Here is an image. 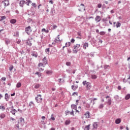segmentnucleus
<instances>
[{
	"label": "nucleus",
	"instance_id": "3",
	"mask_svg": "<svg viewBox=\"0 0 130 130\" xmlns=\"http://www.w3.org/2000/svg\"><path fill=\"white\" fill-rule=\"evenodd\" d=\"M83 84L84 86H85L87 90H90L92 87V85H91L90 82H83Z\"/></svg>",
	"mask_w": 130,
	"mask_h": 130
},
{
	"label": "nucleus",
	"instance_id": "22",
	"mask_svg": "<svg viewBox=\"0 0 130 130\" xmlns=\"http://www.w3.org/2000/svg\"><path fill=\"white\" fill-rule=\"evenodd\" d=\"M10 98V95L8 93L5 94V100L8 101Z\"/></svg>",
	"mask_w": 130,
	"mask_h": 130
},
{
	"label": "nucleus",
	"instance_id": "47",
	"mask_svg": "<svg viewBox=\"0 0 130 130\" xmlns=\"http://www.w3.org/2000/svg\"><path fill=\"white\" fill-rule=\"evenodd\" d=\"M73 96H75V95H76V96H78V92H74L73 93Z\"/></svg>",
	"mask_w": 130,
	"mask_h": 130
},
{
	"label": "nucleus",
	"instance_id": "16",
	"mask_svg": "<svg viewBox=\"0 0 130 130\" xmlns=\"http://www.w3.org/2000/svg\"><path fill=\"white\" fill-rule=\"evenodd\" d=\"M57 39H55V42L56 43H57L58 42H60V41H62V39H59V35H58Z\"/></svg>",
	"mask_w": 130,
	"mask_h": 130
},
{
	"label": "nucleus",
	"instance_id": "54",
	"mask_svg": "<svg viewBox=\"0 0 130 130\" xmlns=\"http://www.w3.org/2000/svg\"><path fill=\"white\" fill-rule=\"evenodd\" d=\"M46 29L45 28H43L42 29V32H46Z\"/></svg>",
	"mask_w": 130,
	"mask_h": 130
},
{
	"label": "nucleus",
	"instance_id": "61",
	"mask_svg": "<svg viewBox=\"0 0 130 130\" xmlns=\"http://www.w3.org/2000/svg\"><path fill=\"white\" fill-rule=\"evenodd\" d=\"M15 95H16V93H13L12 94H11V96H15Z\"/></svg>",
	"mask_w": 130,
	"mask_h": 130
},
{
	"label": "nucleus",
	"instance_id": "41",
	"mask_svg": "<svg viewBox=\"0 0 130 130\" xmlns=\"http://www.w3.org/2000/svg\"><path fill=\"white\" fill-rule=\"evenodd\" d=\"M46 73L47 75H50L51 74H52V72L51 71H47Z\"/></svg>",
	"mask_w": 130,
	"mask_h": 130
},
{
	"label": "nucleus",
	"instance_id": "2",
	"mask_svg": "<svg viewBox=\"0 0 130 130\" xmlns=\"http://www.w3.org/2000/svg\"><path fill=\"white\" fill-rule=\"evenodd\" d=\"M35 100H36V102L38 103H41L42 102V100H43V99L41 94H38L35 98Z\"/></svg>",
	"mask_w": 130,
	"mask_h": 130
},
{
	"label": "nucleus",
	"instance_id": "25",
	"mask_svg": "<svg viewBox=\"0 0 130 130\" xmlns=\"http://www.w3.org/2000/svg\"><path fill=\"white\" fill-rule=\"evenodd\" d=\"M111 99H109L108 100V101L107 102V104H108V105H111Z\"/></svg>",
	"mask_w": 130,
	"mask_h": 130
},
{
	"label": "nucleus",
	"instance_id": "53",
	"mask_svg": "<svg viewBox=\"0 0 130 130\" xmlns=\"http://www.w3.org/2000/svg\"><path fill=\"white\" fill-rule=\"evenodd\" d=\"M6 43H7V44H10V41H9V40H6Z\"/></svg>",
	"mask_w": 130,
	"mask_h": 130
},
{
	"label": "nucleus",
	"instance_id": "17",
	"mask_svg": "<svg viewBox=\"0 0 130 130\" xmlns=\"http://www.w3.org/2000/svg\"><path fill=\"white\" fill-rule=\"evenodd\" d=\"M87 47H89V44L88 43H85L83 44V49H87Z\"/></svg>",
	"mask_w": 130,
	"mask_h": 130
},
{
	"label": "nucleus",
	"instance_id": "23",
	"mask_svg": "<svg viewBox=\"0 0 130 130\" xmlns=\"http://www.w3.org/2000/svg\"><path fill=\"white\" fill-rule=\"evenodd\" d=\"M31 1L26 0L25 4L26 5H27V6H30V4H31Z\"/></svg>",
	"mask_w": 130,
	"mask_h": 130
},
{
	"label": "nucleus",
	"instance_id": "49",
	"mask_svg": "<svg viewBox=\"0 0 130 130\" xmlns=\"http://www.w3.org/2000/svg\"><path fill=\"white\" fill-rule=\"evenodd\" d=\"M71 42L72 43H75V39H72L71 40Z\"/></svg>",
	"mask_w": 130,
	"mask_h": 130
},
{
	"label": "nucleus",
	"instance_id": "12",
	"mask_svg": "<svg viewBox=\"0 0 130 130\" xmlns=\"http://www.w3.org/2000/svg\"><path fill=\"white\" fill-rule=\"evenodd\" d=\"M65 114L66 115H69V114H71V115H73L74 116V110H72V112H70L69 111H65Z\"/></svg>",
	"mask_w": 130,
	"mask_h": 130
},
{
	"label": "nucleus",
	"instance_id": "8",
	"mask_svg": "<svg viewBox=\"0 0 130 130\" xmlns=\"http://www.w3.org/2000/svg\"><path fill=\"white\" fill-rule=\"evenodd\" d=\"M84 116H85V118L88 119L90 118L91 117V114L90 113V112L87 111L84 114Z\"/></svg>",
	"mask_w": 130,
	"mask_h": 130
},
{
	"label": "nucleus",
	"instance_id": "32",
	"mask_svg": "<svg viewBox=\"0 0 130 130\" xmlns=\"http://www.w3.org/2000/svg\"><path fill=\"white\" fill-rule=\"evenodd\" d=\"M27 45H29V46H31L32 45V43H31V42L28 40L27 42L26 43Z\"/></svg>",
	"mask_w": 130,
	"mask_h": 130
},
{
	"label": "nucleus",
	"instance_id": "5",
	"mask_svg": "<svg viewBox=\"0 0 130 130\" xmlns=\"http://www.w3.org/2000/svg\"><path fill=\"white\" fill-rule=\"evenodd\" d=\"M25 32L29 35L31 32H32V29H31V26H28L25 28Z\"/></svg>",
	"mask_w": 130,
	"mask_h": 130
},
{
	"label": "nucleus",
	"instance_id": "18",
	"mask_svg": "<svg viewBox=\"0 0 130 130\" xmlns=\"http://www.w3.org/2000/svg\"><path fill=\"white\" fill-rule=\"evenodd\" d=\"M90 126H91V124L86 125L84 128V130H90Z\"/></svg>",
	"mask_w": 130,
	"mask_h": 130
},
{
	"label": "nucleus",
	"instance_id": "38",
	"mask_svg": "<svg viewBox=\"0 0 130 130\" xmlns=\"http://www.w3.org/2000/svg\"><path fill=\"white\" fill-rule=\"evenodd\" d=\"M13 69H14V66L13 65H11L9 68V71H10V72H12Z\"/></svg>",
	"mask_w": 130,
	"mask_h": 130
},
{
	"label": "nucleus",
	"instance_id": "55",
	"mask_svg": "<svg viewBox=\"0 0 130 130\" xmlns=\"http://www.w3.org/2000/svg\"><path fill=\"white\" fill-rule=\"evenodd\" d=\"M46 52L49 53V48H47V49H46Z\"/></svg>",
	"mask_w": 130,
	"mask_h": 130
},
{
	"label": "nucleus",
	"instance_id": "11",
	"mask_svg": "<svg viewBox=\"0 0 130 130\" xmlns=\"http://www.w3.org/2000/svg\"><path fill=\"white\" fill-rule=\"evenodd\" d=\"M95 21L96 23H99L101 21V17L100 16H96L95 18Z\"/></svg>",
	"mask_w": 130,
	"mask_h": 130
},
{
	"label": "nucleus",
	"instance_id": "27",
	"mask_svg": "<svg viewBox=\"0 0 130 130\" xmlns=\"http://www.w3.org/2000/svg\"><path fill=\"white\" fill-rule=\"evenodd\" d=\"M71 107H72V109H75V110H77V105H72Z\"/></svg>",
	"mask_w": 130,
	"mask_h": 130
},
{
	"label": "nucleus",
	"instance_id": "40",
	"mask_svg": "<svg viewBox=\"0 0 130 130\" xmlns=\"http://www.w3.org/2000/svg\"><path fill=\"white\" fill-rule=\"evenodd\" d=\"M40 87V84H36L35 86V89H38V88H39Z\"/></svg>",
	"mask_w": 130,
	"mask_h": 130
},
{
	"label": "nucleus",
	"instance_id": "26",
	"mask_svg": "<svg viewBox=\"0 0 130 130\" xmlns=\"http://www.w3.org/2000/svg\"><path fill=\"white\" fill-rule=\"evenodd\" d=\"M104 107V104H101L99 106V109H102Z\"/></svg>",
	"mask_w": 130,
	"mask_h": 130
},
{
	"label": "nucleus",
	"instance_id": "42",
	"mask_svg": "<svg viewBox=\"0 0 130 130\" xmlns=\"http://www.w3.org/2000/svg\"><path fill=\"white\" fill-rule=\"evenodd\" d=\"M51 119L52 120H55V118H54V117L53 116V114H52L51 116Z\"/></svg>",
	"mask_w": 130,
	"mask_h": 130
},
{
	"label": "nucleus",
	"instance_id": "35",
	"mask_svg": "<svg viewBox=\"0 0 130 130\" xmlns=\"http://www.w3.org/2000/svg\"><path fill=\"white\" fill-rule=\"evenodd\" d=\"M6 117V115L4 113H2L1 115H0V118L2 119L5 118Z\"/></svg>",
	"mask_w": 130,
	"mask_h": 130
},
{
	"label": "nucleus",
	"instance_id": "7",
	"mask_svg": "<svg viewBox=\"0 0 130 130\" xmlns=\"http://www.w3.org/2000/svg\"><path fill=\"white\" fill-rule=\"evenodd\" d=\"M18 123H19L21 126H23V125L25 124V120H24V118H20V122H18Z\"/></svg>",
	"mask_w": 130,
	"mask_h": 130
},
{
	"label": "nucleus",
	"instance_id": "14",
	"mask_svg": "<svg viewBox=\"0 0 130 130\" xmlns=\"http://www.w3.org/2000/svg\"><path fill=\"white\" fill-rule=\"evenodd\" d=\"M10 112L12 113V114H13V115H16V113H17L18 111L15 109H12L11 110Z\"/></svg>",
	"mask_w": 130,
	"mask_h": 130
},
{
	"label": "nucleus",
	"instance_id": "59",
	"mask_svg": "<svg viewBox=\"0 0 130 130\" xmlns=\"http://www.w3.org/2000/svg\"><path fill=\"white\" fill-rule=\"evenodd\" d=\"M10 120L14 121V120H15V118H13V117H11V118H10Z\"/></svg>",
	"mask_w": 130,
	"mask_h": 130
},
{
	"label": "nucleus",
	"instance_id": "63",
	"mask_svg": "<svg viewBox=\"0 0 130 130\" xmlns=\"http://www.w3.org/2000/svg\"><path fill=\"white\" fill-rule=\"evenodd\" d=\"M51 130H55V128L52 127L51 128Z\"/></svg>",
	"mask_w": 130,
	"mask_h": 130
},
{
	"label": "nucleus",
	"instance_id": "13",
	"mask_svg": "<svg viewBox=\"0 0 130 130\" xmlns=\"http://www.w3.org/2000/svg\"><path fill=\"white\" fill-rule=\"evenodd\" d=\"M3 3L5 6V8H6V7H8V6L10 5V3L9 2L8 0H5Z\"/></svg>",
	"mask_w": 130,
	"mask_h": 130
},
{
	"label": "nucleus",
	"instance_id": "58",
	"mask_svg": "<svg viewBox=\"0 0 130 130\" xmlns=\"http://www.w3.org/2000/svg\"><path fill=\"white\" fill-rule=\"evenodd\" d=\"M118 90H121V86H118Z\"/></svg>",
	"mask_w": 130,
	"mask_h": 130
},
{
	"label": "nucleus",
	"instance_id": "20",
	"mask_svg": "<svg viewBox=\"0 0 130 130\" xmlns=\"http://www.w3.org/2000/svg\"><path fill=\"white\" fill-rule=\"evenodd\" d=\"M120 122H121V119H120V118L116 119L115 123H116V124H119V123H120Z\"/></svg>",
	"mask_w": 130,
	"mask_h": 130
},
{
	"label": "nucleus",
	"instance_id": "4",
	"mask_svg": "<svg viewBox=\"0 0 130 130\" xmlns=\"http://www.w3.org/2000/svg\"><path fill=\"white\" fill-rule=\"evenodd\" d=\"M78 11L79 12H83V11H85L86 9L85 8V5L83 4H81L80 5H78Z\"/></svg>",
	"mask_w": 130,
	"mask_h": 130
},
{
	"label": "nucleus",
	"instance_id": "62",
	"mask_svg": "<svg viewBox=\"0 0 130 130\" xmlns=\"http://www.w3.org/2000/svg\"><path fill=\"white\" fill-rule=\"evenodd\" d=\"M17 44H20L21 43V41L19 40L17 42Z\"/></svg>",
	"mask_w": 130,
	"mask_h": 130
},
{
	"label": "nucleus",
	"instance_id": "51",
	"mask_svg": "<svg viewBox=\"0 0 130 130\" xmlns=\"http://www.w3.org/2000/svg\"><path fill=\"white\" fill-rule=\"evenodd\" d=\"M6 80H7V79L5 77H3L2 78V81H6Z\"/></svg>",
	"mask_w": 130,
	"mask_h": 130
},
{
	"label": "nucleus",
	"instance_id": "37",
	"mask_svg": "<svg viewBox=\"0 0 130 130\" xmlns=\"http://www.w3.org/2000/svg\"><path fill=\"white\" fill-rule=\"evenodd\" d=\"M21 86H22V83H21V82H18L16 85L17 88H20Z\"/></svg>",
	"mask_w": 130,
	"mask_h": 130
},
{
	"label": "nucleus",
	"instance_id": "34",
	"mask_svg": "<svg viewBox=\"0 0 130 130\" xmlns=\"http://www.w3.org/2000/svg\"><path fill=\"white\" fill-rule=\"evenodd\" d=\"M35 75H37V76H38V77H41V76H42V73H41L40 72H37L35 74Z\"/></svg>",
	"mask_w": 130,
	"mask_h": 130
},
{
	"label": "nucleus",
	"instance_id": "57",
	"mask_svg": "<svg viewBox=\"0 0 130 130\" xmlns=\"http://www.w3.org/2000/svg\"><path fill=\"white\" fill-rule=\"evenodd\" d=\"M53 29H56V28H57V26H56V25H53Z\"/></svg>",
	"mask_w": 130,
	"mask_h": 130
},
{
	"label": "nucleus",
	"instance_id": "52",
	"mask_svg": "<svg viewBox=\"0 0 130 130\" xmlns=\"http://www.w3.org/2000/svg\"><path fill=\"white\" fill-rule=\"evenodd\" d=\"M108 67H109V66L106 65V66H104V68L105 70H106V69H107V68H108Z\"/></svg>",
	"mask_w": 130,
	"mask_h": 130
},
{
	"label": "nucleus",
	"instance_id": "28",
	"mask_svg": "<svg viewBox=\"0 0 130 130\" xmlns=\"http://www.w3.org/2000/svg\"><path fill=\"white\" fill-rule=\"evenodd\" d=\"M29 106L30 107H34V106H35V104H34V103H33V102H30L29 103Z\"/></svg>",
	"mask_w": 130,
	"mask_h": 130
},
{
	"label": "nucleus",
	"instance_id": "21",
	"mask_svg": "<svg viewBox=\"0 0 130 130\" xmlns=\"http://www.w3.org/2000/svg\"><path fill=\"white\" fill-rule=\"evenodd\" d=\"M43 62L44 64H47V60H46V57H44V58L43 59Z\"/></svg>",
	"mask_w": 130,
	"mask_h": 130
},
{
	"label": "nucleus",
	"instance_id": "30",
	"mask_svg": "<svg viewBox=\"0 0 130 130\" xmlns=\"http://www.w3.org/2000/svg\"><path fill=\"white\" fill-rule=\"evenodd\" d=\"M0 109L2 110V111H5V110H6V108H5V106H1Z\"/></svg>",
	"mask_w": 130,
	"mask_h": 130
},
{
	"label": "nucleus",
	"instance_id": "45",
	"mask_svg": "<svg viewBox=\"0 0 130 130\" xmlns=\"http://www.w3.org/2000/svg\"><path fill=\"white\" fill-rule=\"evenodd\" d=\"M92 79H96L97 78V76L95 75H91Z\"/></svg>",
	"mask_w": 130,
	"mask_h": 130
},
{
	"label": "nucleus",
	"instance_id": "24",
	"mask_svg": "<svg viewBox=\"0 0 130 130\" xmlns=\"http://www.w3.org/2000/svg\"><path fill=\"white\" fill-rule=\"evenodd\" d=\"M120 26H121V23H120L119 22H117L116 25V28H119Z\"/></svg>",
	"mask_w": 130,
	"mask_h": 130
},
{
	"label": "nucleus",
	"instance_id": "9",
	"mask_svg": "<svg viewBox=\"0 0 130 130\" xmlns=\"http://www.w3.org/2000/svg\"><path fill=\"white\" fill-rule=\"evenodd\" d=\"M38 67H39V69H40L39 71L40 72H42L43 71H44V69H42V68H41L42 67H43V68H44V63L43 64L42 63H39L38 64Z\"/></svg>",
	"mask_w": 130,
	"mask_h": 130
},
{
	"label": "nucleus",
	"instance_id": "33",
	"mask_svg": "<svg viewBox=\"0 0 130 130\" xmlns=\"http://www.w3.org/2000/svg\"><path fill=\"white\" fill-rule=\"evenodd\" d=\"M93 125L94 128H97L98 126V124H97V122L93 123Z\"/></svg>",
	"mask_w": 130,
	"mask_h": 130
},
{
	"label": "nucleus",
	"instance_id": "50",
	"mask_svg": "<svg viewBox=\"0 0 130 130\" xmlns=\"http://www.w3.org/2000/svg\"><path fill=\"white\" fill-rule=\"evenodd\" d=\"M102 7V5H101V4H99L98 5V8H101Z\"/></svg>",
	"mask_w": 130,
	"mask_h": 130
},
{
	"label": "nucleus",
	"instance_id": "44",
	"mask_svg": "<svg viewBox=\"0 0 130 130\" xmlns=\"http://www.w3.org/2000/svg\"><path fill=\"white\" fill-rule=\"evenodd\" d=\"M1 21H3V20L6 19V16H1Z\"/></svg>",
	"mask_w": 130,
	"mask_h": 130
},
{
	"label": "nucleus",
	"instance_id": "36",
	"mask_svg": "<svg viewBox=\"0 0 130 130\" xmlns=\"http://www.w3.org/2000/svg\"><path fill=\"white\" fill-rule=\"evenodd\" d=\"M129 98H130V94H127L125 97V100H128V99H129Z\"/></svg>",
	"mask_w": 130,
	"mask_h": 130
},
{
	"label": "nucleus",
	"instance_id": "39",
	"mask_svg": "<svg viewBox=\"0 0 130 130\" xmlns=\"http://www.w3.org/2000/svg\"><path fill=\"white\" fill-rule=\"evenodd\" d=\"M66 47H69L71 46V42L66 43Z\"/></svg>",
	"mask_w": 130,
	"mask_h": 130
},
{
	"label": "nucleus",
	"instance_id": "19",
	"mask_svg": "<svg viewBox=\"0 0 130 130\" xmlns=\"http://www.w3.org/2000/svg\"><path fill=\"white\" fill-rule=\"evenodd\" d=\"M91 99V100L90 101L91 103H92V102L93 105L95 104V101H96V100H98L97 98H92V99Z\"/></svg>",
	"mask_w": 130,
	"mask_h": 130
},
{
	"label": "nucleus",
	"instance_id": "10",
	"mask_svg": "<svg viewBox=\"0 0 130 130\" xmlns=\"http://www.w3.org/2000/svg\"><path fill=\"white\" fill-rule=\"evenodd\" d=\"M31 56L37 58L38 56V53L35 51H33L31 54Z\"/></svg>",
	"mask_w": 130,
	"mask_h": 130
},
{
	"label": "nucleus",
	"instance_id": "48",
	"mask_svg": "<svg viewBox=\"0 0 130 130\" xmlns=\"http://www.w3.org/2000/svg\"><path fill=\"white\" fill-rule=\"evenodd\" d=\"M66 65L68 66H71V62H66Z\"/></svg>",
	"mask_w": 130,
	"mask_h": 130
},
{
	"label": "nucleus",
	"instance_id": "56",
	"mask_svg": "<svg viewBox=\"0 0 130 130\" xmlns=\"http://www.w3.org/2000/svg\"><path fill=\"white\" fill-rule=\"evenodd\" d=\"M16 127L17 128H20V126L19 125V124H17L16 125Z\"/></svg>",
	"mask_w": 130,
	"mask_h": 130
},
{
	"label": "nucleus",
	"instance_id": "64",
	"mask_svg": "<svg viewBox=\"0 0 130 130\" xmlns=\"http://www.w3.org/2000/svg\"><path fill=\"white\" fill-rule=\"evenodd\" d=\"M71 130H75V127H72L71 128Z\"/></svg>",
	"mask_w": 130,
	"mask_h": 130
},
{
	"label": "nucleus",
	"instance_id": "6",
	"mask_svg": "<svg viewBox=\"0 0 130 130\" xmlns=\"http://www.w3.org/2000/svg\"><path fill=\"white\" fill-rule=\"evenodd\" d=\"M78 82H74L73 83V85L72 86V89H73L74 91H76L77 89H78V85L76 84H78Z\"/></svg>",
	"mask_w": 130,
	"mask_h": 130
},
{
	"label": "nucleus",
	"instance_id": "15",
	"mask_svg": "<svg viewBox=\"0 0 130 130\" xmlns=\"http://www.w3.org/2000/svg\"><path fill=\"white\" fill-rule=\"evenodd\" d=\"M19 6L21 7V8H23V7L25 6V1H21L19 3Z\"/></svg>",
	"mask_w": 130,
	"mask_h": 130
},
{
	"label": "nucleus",
	"instance_id": "1",
	"mask_svg": "<svg viewBox=\"0 0 130 130\" xmlns=\"http://www.w3.org/2000/svg\"><path fill=\"white\" fill-rule=\"evenodd\" d=\"M81 50V45L76 44L73 46L74 53H77L78 51Z\"/></svg>",
	"mask_w": 130,
	"mask_h": 130
},
{
	"label": "nucleus",
	"instance_id": "31",
	"mask_svg": "<svg viewBox=\"0 0 130 130\" xmlns=\"http://www.w3.org/2000/svg\"><path fill=\"white\" fill-rule=\"evenodd\" d=\"M16 22H17V20L16 19H11L10 20V23H11L12 24H15Z\"/></svg>",
	"mask_w": 130,
	"mask_h": 130
},
{
	"label": "nucleus",
	"instance_id": "29",
	"mask_svg": "<svg viewBox=\"0 0 130 130\" xmlns=\"http://www.w3.org/2000/svg\"><path fill=\"white\" fill-rule=\"evenodd\" d=\"M70 123H71V120H67L65 121V124L66 125H68V124H70Z\"/></svg>",
	"mask_w": 130,
	"mask_h": 130
},
{
	"label": "nucleus",
	"instance_id": "43",
	"mask_svg": "<svg viewBox=\"0 0 130 130\" xmlns=\"http://www.w3.org/2000/svg\"><path fill=\"white\" fill-rule=\"evenodd\" d=\"M100 35H102V36L105 35V31H101L100 32Z\"/></svg>",
	"mask_w": 130,
	"mask_h": 130
},
{
	"label": "nucleus",
	"instance_id": "60",
	"mask_svg": "<svg viewBox=\"0 0 130 130\" xmlns=\"http://www.w3.org/2000/svg\"><path fill=\"white\" fill-rule=\"evenodd\" d=\"M49 3L52 4H53V1H52V0H50L49 1Z\"/></svg>",
	"mask_w": 130,
	"mask_h": 130
},
{
	"label": "nucleus",
	"instance_id": "46",
	"mask_svg": "<svg viewBox=\"0 0 130 130\" xmlns=\"http://www.w3.org/2000/svg\"><path fill=\"white\" fill-rule=\"evenodd\" d=\"M31 6H32V7H34V8H36L37 7L36 4L35 3H32Z\"/></svg>",
	"mask_w": 130,
	"mask_h": 130
}]
</instances>
